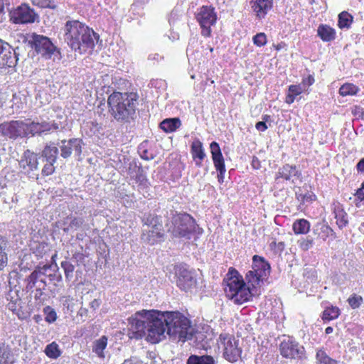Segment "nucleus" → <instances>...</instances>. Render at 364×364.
<instances>
[{
	"label": "nucleus",
	"mask_w": 364,
	"mask_h": 364,
	"mask_svg": "<svg viewBox=\"0 0 364 364\" xmlns=\"http://www.w3.org/2000/svg\"><path fill=\"white\" fill-rule=\"evenodd\" d=\"M176 285L185 291L191 290L196 284V279L193 277V274L183 266H179L176 271Z\"/></svg>",
	"instance_id": "f3484780"
},
{
	"label": "nucleus",
	"mask_w": 364,
	"mask_h": 364,
	"mask_svg": "<svg viewBox=\"0 0 364 364\" xmlns=\"http://www.w3.org/2000/svg\"><path fill=\"white\" fill-rule=\"evenodd\" d=\"M356 170L358 173L364 174V157L358 162Z\"/></svg>",
	"instance_id": "052dcab7"
},
{
	"label": "nucleus",
	"mask_w": 364,
	"mask_h": 364,
	"mask_svg": "<svg viewBox=\"0 0 364 364\" xmlns=\"http://www.w3.org/2000/svg\"><path fill=\"white\" fill-rule=\"evenodd\" d=\"M44 353L51 359H57L61 355L59 346L55 341L46 346Z\"/></svg>",
	"instance_id": "72a5a7b5"
},
{
	"label": "nucleus",
	"mask_w": 364,
	"mask_h": 364,
	"mask_svg": "<svg viewBox=\"0 0 364 364\" xmlns=\"http://www.w3.org/2000/svg\"><path fill=\"white\" fill-rule=\"evenodd\" d=\"M156 310H145L136 311L129 319V323L136 338H141L146 335V331L153 314H156Z\"/></svg>",
	"instance_id": "9b49d317"
},
{
	"label": "nucleus",
	"mask_w": 364,
	"mask_h": 364,
	"mask_svg": "<svg viewBox=\"0 0 364 364\" xmlns=\"http://www.w3.org/2000/svg\"><path fill=\"white\" fill-rule=\"evenodd\" d=\"M64 37L68 46L82 55L93 52L100 36L85 23L69 20L65 24Z\"/></svg>",
	"instance_id": "f257e3e1"
},
{
	"label": "nucleus",
	"mask_w": 364,
	"mask_h": 364,
	"mask_svg": "<svg viewBox=\"0 0 364 364\" xmlns=\"http://www.w3.org/2000/svg\"><path fill=\"white\" fill-rule=\"evenodd\" d=\"M301 93V92H289L286 97L285 102L289 105L293 103L296 99V97Z\"/></svg>",
	"instance_id": "bf43d9fd"
},
{
	"label": "nucleus",
	"mask_w": 364,
	"mask_h": 364,
	"mask_svg": "<svg viewBox=\"0 0 364 364\" xmlns=\"http://www.w3.org/2000/svg\"><path fill=\"white\" fill-rule=\"evenodd\" d=\"M28 131V124L23 121L12 120L0 124V134L9 139L27 136Z\"/></svg>",
	"instance_id": "2eb2a0df"
},
{
	"label": "nucleus",
	"mask_w": 364,
	"mask_h": 364,
	"mask_svg": "<svg viewBox=\"0 0 364 364\" xmlns=\"http://www.w3.org/2000/svg\"><path fill=\"white\" fill-rule=\"evenodd\" d=\"M225 296L236 304H242L251 300L250 291L242 275L235 267L228 268L223 279Z\"/></svg>",
	"instance_id": "7ed1b4c3"
},
{
	"label": "nucleus",
	"mask_w": 364,
	"mask_h": 364,
	"mask_svg": "<svg viewBox=\"0 0 364 364\" xmlns=\"http://www.w3.org/2000/svg\"><path fill=\"white\" fill-rule=\"evenodd\" d=\"M163 59H164V56L160 55V54H159V53H151L149 55V60H150L161 61Z\"/></svg>",
	"instance_id": "680f3d73"
},
{
	"label": "nucleus",
	"mask_w": 364,
	"mask_h": 364,
	"mask_svg": "<svg viewBox=\"0 0 364 364\" xmlns=\"http://www.w3.org/2000/svg\"><path fill=\"white\" fill-rule=\"evenodd\" d=\"M134 180L139 188L141 189H146L149 187L150 183L149 181L143 173V171L140 168H139L138 172L134 177Z\"/></svg>",
	"instance_id": "e433bc0d"
},
{
	"label": "nucleus",
	"mask_w": 364,
	"mask_h": 364,
	"mask_svg": "<svg viewBox=\"0 0 364 364\" xmlns=\"http://www.w3.org/2000/svg\"><path fill=\"white\" fill-rule=\"evenodd\" d=\"M351 112L357 119H364V109L359 105H355L351 109Z\"/></svg>",
	"instance_id": "8fccbe9b"
},
{
	"label": "nucleus",
	"mask_w": 364,
	"mask_h": 364,
	"mask_svg": "<svg viewBox=\"0 0 364 364\" xmlns=\"http://www.w3.org/2000/svg\"><path fill=\"white\" fill-rule=\"evenodd\" d=\"M314 77L311 75H308L307 77H305L302 80L301 85L304 87H309L314 83Z\"/></svg>",
	"instance_id": "4d7b16f0"
},
{
	"label": "nucleus",
	"mask_w": 364,
	"mask_h": 364,
	"mask_svg": "<svg viewBox=\"0 0 364 364\" xmlns=\"http://www.w3.org/2000/svg\"><path fill=\"white\" fill-rule=\"evenodd\" d=\"M255 128L259 132H264L267 129L268 127L264 122H258L255 124Z\"/></svg>",
	"instance_id": "e2e57ef3"
},
{
	"label": "nucleus",
	"mask_w": 364,
	"mask_h": 364,
	"mask_svg": "<svg viewBox=\"0 0 364 364\" xmlns=\"http://www.w3.org/2000/svg\"><path fill=\"white\" fill-rule=\"evenodd\" d=\"M186 364H214V360L210 355H191L188 358Z\"/></svg>",
	"instance_id": "2f4dec72"
},
{
	"label": "nucleus",
	"mask_w": 364,
	"mask_h": 364,
	"mask_svg": "<svg viewBox=\"0 0 364 364\" xmlns=\"http://www.w3.org/2000/svg\"><path fill=\"white\" fill-rule=\"evenodd\" d=\"M73 259L77 262H82L85 259V255L82 252V247L80 251L75 252L72 255Z\"/></svg>",
	"instance_id": "5fc2aeb1"
},
{
	"label": "nucleus",
	"mask_w": 364,
	"mask_h": 364,
	"mask_svg": "<svg viewBox=\"0 0 364 364\" xmlns=\"http://www.w3.org/2000/svg\"><path fill=\"white\" fill-rule=\"evenodd\" d=\"M270 119H271V117L269 114H264L262 116V120H263L262 122H264V123L269 122L270 120Z\"/></svg>",
	"instance_id": "338daca9"
},
{
	"label": "nucleus",
	"mask_w": 364,
	"mask_h": 364,
	"mask_svg": "<svg viewBox=\"0 0 364 364\" xmlns=\"http://www.w3.org/2000/svg\"><path fill=\"white\" fill-rule=\"evenodd\" d=\"M150 87L155 89L156 91H164L167 89V83L162 79H154L150 82Z\"/></svg>",
	"instance_id": "c03bdc74"
},
{
	"label": "nucleus",
	"mask_w": 364,
	"mask_h": 364,
	"mask_svg": "<svg viewBox=\"0 0 364 364\" xmlns=\"http://www.w3.org/2000/svg\"><path fill=\"white\" fill-rule=\"evenodd\" d=\"M353 18L347 11H342L338 15V26L341 29L349 28L353 23Z\"/></svg>",
	"instance_id": "7c9ffc66"
},
{
	"label": "nucleus",
	"mask_w": 364,
	"mask_h": 364,
	"mask_svg": "<svg viewBox=\"0 0 364 364\" xmlns=\"http://www.w3.org/2000/svg\"><path fill=\"white\" fill-rule=\"evenodd\" d=\"M298 245L301 250L307 251L313 246L314 240L309 237L301 238L298 240Z\"/></svg>",
	"instance_id": "a18cd8bd"
},
{
	"label": "nucleus",
	"mask_w": 364,
	"mask_h": 364,
	"mask_svg": "<svg viewBox=\"0 0 364 364\" xmlns=\"http://www.w3.org/2000/svg\"><path fill=\"white\" fill-rule=\"evenodd\" d=\"M61 267L64 271L65 279L67 280H70V279L73 277V273L75 270V266L68 261H63L61 262Z\"/></svg>",
	"instance_id": "37998d69"
},
{
	"label": "nucleus",
	"mask_w": 364,
	"mask_h": 364,
	"mask_svg": "<svg viewBox=\"0 0 364 364\" xmlns=\"http://www.w3.org/2000/svg\"><path fill=\"white\" fill-rule=\"evenodd\" d=\"M8 264V255L4 248L0 245V271L3 270Z\"/></svg>",
	"instance_id": "09e8293b"
},
{
	"label": "nucleus",
	"mask_w": 364,
	"mask_h": 364,
	"mask_svg": "<svg viewBox=\"0 0 364 364\" xmlns=\"http://www.w3.org/2000/svg\"><path fill=\"white\" fill-rule=\"evenodd\" d=\"M43 313L45 314V321L46 322L51 323L56 321L57 314L50 306H47L43 309Z\"/></svg>",
	"instance_id": "a19ab883"
},
{
	"label": "nucleus",
	"mask_w": 364,
	"mask_h": 364,
	"mask_svg": "<svg viewBox=\"0 0 364 364\" xmlns=\"http://www.w3.org/2000/svg\"><path fill=\"white\" fill-rule=\"evenodd\" d=\"M49 279L51 282H54V285L58 286V283L62 282V276L60 274H50L49 275Z\"/></svg>",
	"instance_id": "6e6d98bb"
},
{
	"label": "nucleus",
	"mask_w": 364,
	"mask_h": 364,
	"mask_svg": "<svg viewBox=\"0 0 364 364\" xmlns=\"http://www.w3.org/2000/svg\"><path fill=\"white\" fill-rule=\"evenodd\" d=\"M354 196L355 200L359 202L364 200V181L362 183L360 188L356 190Z\"/></svg>",
	"instance_id": "603ef678"
},
{
	"label": "nucleus",
	"mask_w": 364,
	"mask_h": 364,
	"mask_svg": "<svg viewBox=\"0 0 364 364\" xmlns=\"http://www.w3.org/2000/svg\"><path fill=\"white\" fill-rule=\"evenodd\" d=\"M18 165L23 173L30 174L38 169V155L29 149L26 150L18 161Z\"/></svg>",
	"instance_id": "a211bd4d"
},
{
	"label": "nucleus",
	"mask_w": 364,
	"mask_h": 364,
	"mask_svg": "<svg viewBox=\"0 0 364 364\" xmlns=\"http://www.w3.org/2000/svg\"><path fill=\"white\" fill-rule=\"evenodd\" d=\"M271 266L264 257L254 255L251 269L245 275L246 285L250 291L251 299L258 293L259 289L270 274Z\"/></svg>",
	"instance_id": "39448f33"
},
{
	"label": "nucleus",
	"mask_w": 364,
	"mask_h": 364,
	"mask_svg": "<svg viewBox=\"0 0 364 364\" xmlns=\"http://www.w3.org/2000/svg\"><path fill=\"white\" fill-rule=\"evenodd\" d=\"M28 134H32L34 135L36 133H41L46 130L49 129V124L46 122L43 123H36V122H31L30 124H28Z\"/></svg>",
	"instance_id": "c9c22d12"
},
{
	"label": "nucleus",
	"mask_w": 364,
	"mask_h": 364,
	"mask_svg": "<svg viewBox=\"0 0 364 364\" xmlns=\"http://www.w3.org/2000/svg\"><path fill=\"white\" fill-rule=\"evenodd\" d=\"M32 4L41 9H55L57 4L55 0H31Z\"/></svg>",
	"instance_id": "4c0bfd02"
},
{
	"label": "nucleus",
	"mask_w": 364,
	"mask_h": 364,
	"mask_svg": "<svg viewBox=\"0 0 364 364\" xmlns=\"http://www.w3.org/2000/svg\"><path fill=\"white\" fill-rule=\"evenodd\" d=\"M250 5L255 17L262 20L273 10L274 0H250Z\"/></svg>",
	"instance_id": "6ab92c4d"
},
{
	"label": "nucleus",
	"mask_w": 364,
	"mask_h": 364,
	"mask_svg": "<svg viewBox=\"0 0 364 364\" xmlns=\"http://www.w3.org/2000/svg\"><path fill=\"white\" fill-rule=\"evenodd\" d=\"M11 299L7 304V308L14 313H16L21 307V299L16 295L15 297L10 294Z\"/></svg>",
	"instance_id": "ea45409f"
},
{
	"label": "nucleus",
	"mask_w": 364,
	"mask_h": 364,
	"mask_svg": "<svg viewBox=\"0 0 364 364\" xmlns=\"http://www.w3.org/2000/svg\"><path fill=\"white\" fill-rule=\"evenodd\" d=\"M358 89L356 88V87L353 85V84H350V83H346V84H344L343 85L338 91H350V92H352V91H357Z\"/></svg>",
	"instance_id": "13d9d810"
},
{
	"label": "nucleus",
	"mask_w": 364,
	"mask_h": 364,
	"mask_svg": "<svg viewBox=\"0 0 364 364\" xmlns=\"http://www.w3.org/2000/svg\"><path fill=\"white\" fill-rule=\"evenodd\" d=\"M210 149L214 167L218 171V181L222 184L224 182L226 168L221 149L218 142L213 141L210 144Z\"/></svg>",
	"instance_id": "dca6fc26"
},
{
	"label": "nucleus",
	"mask_w": 364,
	"mask_h": 364,
	"mask_svg": "<svg viewBox=\"0 0 364 364\" xmlns=\"http://www.w3.org/2000/svg\"><path fill=\"white\" fill-rule=\"evenodd\" d=\"M41 274V272L40 271H33L28 278L29 284L34 285L37 282Z\"/></svg>",
	"instance_id": "864d4df0"
},
{
	"label": "nucleus",
	"mask_w": 364,
	"mask_h": 364,
	"mask_svg": "<svg viewBox=\"0 0 364 364\" xmlns=\"http://www.w3.org/2000/svg\"><path fill=\"white\" fill-rule=\"evenodd\" d=\"M281 355L287 359H301L305 355V348L293 337L284 338L279 346Z\"/></svg>",
	"instance_id": "4468645a"
},
{
	"label": "nucleus",
	"mask_w": 364,
	"mask_h": 364,
	"mask_svg": "<svg viewBox=\"0 0 364 364\" xmlns=\"http://www.w3.org/2000/svg\"><path fill=\"white\" fill-rule=\"evenodd\" d=\"M191 154L196 166L200 168L203 166V161L206 156L203 143L199 139H195L191 145Z\"/></svg>",
	"instance_id": "4be33fe9"
},
{
	"label": "nucleus",
	"mask_w": 364,
	"mask_h": 364,
	"mask_svg": "<svg viewBox=\"0 0 364 364\" xmlns=\"http://www.w3.org/2000/svg\"><path fill=\"white\" fill-rule=\"evenodd\" d=\"M11 4V0H0V5L2 6L3 10L4 11V7L6 6H9Z\"/></svg>",
	"instance_id": "69168bd1"
},
{
	"label": "nucleus",
	"mask_w": 364,
	"mask_h": 364,
	"mask_svg": "<svg viewBox=\"0 0 364 364\" xmlns=\"http://www.w3.org/2000/svg\"><path fill=\"white\" fill-rule=\"evenodd\" d=\"M29 45L43 58L50 59L56 50V46L52 43L50 39L45 36L32 33Z\"/></svg>",
	"instance_id": "ddd939ff"
},
{
	"label": "nucleus",
	"mask_w": 364,
	"mask_h": 364,
	"mask_svg": "<svg viewBox=\"0 0 364 364\" xmlns=\"http://www.w3.org/2000/svg\"><path fill=\"white\" fill-rule=\"evenodd\" d=\"M58 154V149L54 146H46L42 151V156L47 161L56 162Z\"/></svg>",
	"instance_id": "473e14b6"
},
{
	"label": "nucleus",
	"mask_w": 364,
	"mask_h": 364,
	"mask_svg": "<svg viewBox=\"0 0 364 364\" xmlns=\"http://www.w3.org/2000/svg\"><path fill=\"white\" fill-rule=\"evenodd\" d=\"M84 223L85 220L82 218H74L70 223V227L77 230L80 228L84 224Z\"/></svg>",
	"instance_id": "3c124183"
},
{
	"label": "nucleus",
	"mask_w": 364,
	"mask_h": 364,
	"mask_svg": "<svg viewBox=\"0 0 364 364\" xmlns=\"http://www.w3.org/2000/svg\"><path fill=\"white\" fill-rule=\"evenodd\" d=\"M310 228V222L304 218L297 219L292 224V230L295 235H306Z\"/></svg>",
	"instance_id": "bb28decb"
},
{
	"label": "nucleus",
	"mask_w": 364,
	"mask_h": 364,
	"mask_svg": "<svg viewBox=\"0 0 364 364\" xmlns=\"http://www.w3.org/2000/svg\"><path fill=\"white\" fill-rule=\"evenodd\" d=\"M55 162L47 161V163L43 166L42 168L41 174L43 176H50L55 172Z\"/></svg>",
	"instance_id": "de8ad7c7"
},
{
	"label": "nucleus",
	"mask_w": 364,
	"mask_h": 364,
	"mask_svg": "<svg viewBox=\"0 0 364 364\" xmlns=\"http://www.w3.org/2000/svg\"><path fill=\"white\" fill-rule=\"evenodd\" d=\"M349 306L355 309L359 308L363 302V299L361 296L353 294L347 300Z\"/></svg>",
	"instance_id": "79ce46f5"
},
{
	"label": "nucleus",
	"mask_w": 364,
	"mask_h": 364,
	"mask_svg": "<svg viewBox=\"0 0 364 364\" xmlns=\"http://www.w3.org/2000/svg\"><path fill=\"white\" fill-rule=\"evenodd\" d=\"M332 210L336 220V225L340 229H343L348 224V214L345 211L343 205L339 202L332 204Z\"/></svg>",
	"instance_id": "5701e85b"
},
{
	"label": "nucleus",
	"mask_w": 364,
	"mask_h": 364,
	"mask_svg": "<svg viewBox=\"0 0 364 364\" xmlns=\"http://www.w3.org/2000/svg\"><path fill=\"white\" fill-rule=\"evenodd\" d=\"M162 313L156 310V314L150 318L146 331V340L151 343H157L165 338L166 323L163 321Z\"/></svg>",
	"instance_id": "f8f14e48"
},
{
	"label": "nucleus",
	"mask_w": 364,
	"mask_h": 364,
	"mask_svg": "<svg viewBox=\"0 0 364 364\" xmlns=\"http://www.w3.org/2000/svg\"><path fill=\"white\" fill-rule=\"evenodd\" d=\"M333 331V327H331V326H328V327L325 329V333H326V334H330V333H331Z\"/></svg>",
	"instance_id": "774afa93"
},
{
	"label": "nucleus",
	"mask_w": 364,
	"mask_h": 364,
	"mask_svg": "<svg viewBox=\"0 0 364 364\" xmlns=\"http://www.w3.org/2000/svg\"><path fill=\"white\" fill-rule=\"evenodd\" d=\"M296 198L301 203H311L316 200V196L312 192H306L305 193H296Z\"/></svg>",
	"instance_id": "58836bf2"
},
{
	"label": "nucleus",
	"mask_w": 364,
	"mask_h": 364,
	"mask_svg": "<svg viewBox=\"0 0 364 364\" xmlns=\"http://www.w3.org/2000/svg\"><path fill=\"white\" fill-rule=\"evenodd\" d=\"M9 21L14 24H31L39 21V15L27 3L12 8L9 11Z\"/></svg>",
	"instance_id": "1a4fd4ad"
},
{
	"label": "nucleus",
	"mask_w": 364,
	"mask_h": 364,
	"mask_svg": "<svg viewBox=\"0 0 364 364\" xmlns=\"http://www.w3.org/2000/svg\"><path fill=\"white\" fill-rule=\"evenodd\" d=\"M286 46V43L284 42H281L277 45H274V47L275 50H280Z\"/></svg>",
	"instance_id": "0e129e2a"
},
{
	"label": "nucleus",
	"mask_w": 364,
	"mask_h": 364,
	"mask_svg": "<svg viewBox=\"0 0 364 364\" xmlns=\"http://www.w3.org/2000/svg\"><path fill=\"white\" fill-rule=\"evenodd\" d=\"M341 314V310L338 306H327L321 314V319L324 321H330L338 318Z\"/></svg>",
	"instance_id": "c85d7f7f"
},
{
	"label": "nucleus",
	"mask_w": 364,
	"mask_h": 364,
	"mask_svg": "<svg viewBox=\"0 0 364 364\" xmlns=\"http://www.w3.org/2000/svg\"><path fill=\"white\" fill-rule=\"evenodd\" d=\"M171 222L173 234L176 237H186L195 231L196 220L188 213L175 211L172 214Z\"/></svg>",
	"instance_id": "6e6552de"
},
{
	"label": "nucleus",
	"mask_w": 364,
	"mask_h": 364,
	"mask_svg": "<svg viewBox=\"0 0 364 364\" xmlns=\"http://www.w3.org/2000/svg\"><path fill=\"white\" fill-rule=\"evenodd\" d=\"M143 224L151 229L144 231L141 235V240L147 245H154L164 240V230L161 217L156 214H149L143 219Z\"/></svg>",
	"instance_id": "423d86ee"
},
{
	"label": "nucleus",
	"mask_w": 364,
	"mask_h": 364,
	"mask_svg": "<svg viewBox=\"0 0 364 364\" xmlns=\"http://www.w3.org/2000/svg\"><path fill=\"white\" fill-rule=\"evenodd\" d=\"M60 151L61 156L64 159L70 156L73 151H74L77 156H80L82 153L81 140L73 138L68 141H62Z\"/></svg>",
	"instance_id": "412c9836"
},
{
	"label": "nucleus",
	"mask_w": 364,
	"mask_h": 364,
	"mask_svg": "<svg viewBox=\"0 0 364 364\" xmlns=\"http://www.w3.org/2000/svg\"><path fill=\"white\" fill-rule=\"evenodd\" d=\"M16 61L17 58L13 48L8 43L0 39V68L13 67Z\"/></svg>",
	"instance_id": "aec40b11"
},
{
	"label": "nucleus",
	"mask_w": 364,
	"mask_h": 364,
	"mask_svg": "<svg viewBox=\"0 0 364 364\" xmlns=\"http://www.w3.org/2000/svg\"><path fill=\"white\" fill-rule=\"evenodd\" d=\"M137 92H112L107 100L109 112L120 123H130L136 117Z\"/></svg>",
	"instance_id": "f03ea898"
},
{
	"label": "nucleus",
	"mask_w": 364,
	"mask_h": 364,
	"mask_svg": "<svg viewBox=\"0 0 364 364\" xmlns=\"http://www.w3.org/2000/svg\"><path fill=\"white\" fill-rule=\"evenodd\" d=\"M181 125L179 118H168L164 119L160 123V128L166 133L175 132Z\"/></svg>",
	"instance_id": "cd10ccee"
},
{
	"label": "nucleus",
	"mask_w": 364,
	"mask_h": 364,
	"mask_svg": "<svg viewBox=\"0 0 364 364\" xmlns=\"http://www.w3.org/2000/svg\"><path fill=\"white\" fill-rule=\"evenodd\" d=\"M299 172L296 170V166H291L288 164L284 165L280 168L276 174L275 180L279 181L282 179L284 181H289L293 176H296Z\"/></svg>",
	"instance_id": "a878e982"
},
{
	"label": "nucleus",
	"mask_w": 364,
	"mask_h": 364,
	"mask_svg": "<svg viewBox=\"0 0 364 364\" xmlns=\"http://www.w3.org/2000/svg\"><path fill=\"white\" fill-rule=\"evenodd\" d=\"M195 18L200 27L202 36L210 38L212 35L211 27L218 19L215 8L211 5L202 6L198 9Z\"/></svg>",
	"instance_id": "9d476101"
},
{
	"label": "nucleus",
	"mask_w": 364,
	"mask_h": 364,
	"mask_svg": "<svg viewBox=\"0 0 364 364\" xmlns=\"http://www.w3.org/2000/svg\"><path fill=\"white\" fill-rule=\"evenodd\" d=\"M267 42V36L264 33H257L253 37V43L258 47H262L266 45Z\"/></svg>",
	"instance_id": "49530a36"
},
{
	"label": "nucleus",
	"mask_w": 364,
	"mask_h": 364,
	"mask_svg": "<svg viewBox=\"0 0 364 364\" xmlns=\"http://www.w3.org/2000/svg\"><path fill=\"white\" fill-rule=\"evenodd\" d=\"M313 233L317 236L318 239L323 241L335 235L333 230L327 223H317L313 230Z\"/></svg>",
	"instance_id": "393cba45"
},
{
	"label": "nucleus",
	"mask_w": 364,
	"mask_h": 364,
	"mask_svg": "<svg viewBox=\"0 0 364 364\" xmlns=\"http://www.w3.org/2000/svg\"><path fill=\"white\" fill-rule=\"evenodd\" d=\"M218 346L222 350L223 358L228 362L235 363L241 358L242 350L239 346V340L234 335L229 333H220Z\"/></svg>",
	"instance_id": "0eeeda50"
},
{
	"label": "nucleus",
	"mask_w": 364,
	"mask_h": 364,
	"mask_svg": "<svg viewBox=\"0 0 364 364\" xmlns=\"http://www.w3.org/2000/svg\"><path fill=\"white\" fill-rule=\"evenodd\" d=\"M162 317L166 323L167 334L179 341L185 342L192 339L193 329L191 321L179 311H164Z\"/></svg>",
	"instance_id": "20e7f679"
},
{
	"label": "nucleus",
	"mask_w": 364,
	"mask_h": 364,
	"mask_svg": "<svg viewBox=\"0 0 364 364\" xmlns=\"http://www.w3.org/2000/svg\"><path fill=\"white\" fill-rule=\"evenodd\" d=\"M317 36L323 42H331L336 38V31L329 25L321 23L317 28Z\"/></svg>",
	"instance_id": "b1692460"
},
{
	"label": "nucleus",
	"mask_w": 364,
	"mask_h": 364,
	"mask_svg": "<svg viewBox=\"0 0 364 364\" xmlns=\"http://www.w3.org/2000/svg\"><path fill=\"white\" fill-rule=\"evenodd\" d=\"M107 337L106 336H102L93 343L92 351L100 358H105V357L104 350L107 348Z\"/></svg>",
	"instance_id": "c756f323"
},
{
	"label": "nucleus",
	"mask_w": 364,
	"mask_h": 364,
	"mask_svg": "<svg viewBox=\"0 0 364 364\" xmlns=\"http://www.w3.org/2000/svg\"><path fill=\"white\" fill-rule=\"evenodd\" d=\"M316 358V364H337V361L330 358L323 348L317 350Z\"/></svg>",
	"instance_id": "f704fd0d"
}]
</instances>
